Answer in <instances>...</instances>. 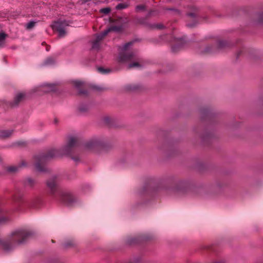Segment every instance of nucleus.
<instances>
[{"instance_id": "9b49d317", "label": "nucleus", "mask_w": 263, "mask_h": 263, "mask_svg": "<svg viewBox=\"0 0 263 263\" xmlns=\"http://www.w3.org/2000/svg\"><path fill=\"white\" fill-rule=\"evenodd\" d=\"M60 200L61 201L67 204L70 205L72 204L74 201V197L70 193H60Z\"/></svg>"}, {"instance_id": "0eeeda50", "label": "nucleus", "mask_w": 263, "mask_h": 263, "mask_svg": "<svg viewBox=\"0 0 263 263\" xmlns=\"http://www.w3.org/2000/svg\"><path fill=\"white\" fill-rule=\"evenodd\" d=\"M58 182V179L57 177H51L46 181L48 190L52 195H55L59 191Z\"/></svg>"}, {"instance_id": "473e14b6", "label": "nucleus", "mask_w": 263, "mask_h": 263, "mask_svg": "<svg viewBox=\"0 0 263 263\" xmlns=\"http://www.w3.org/2000/svg\"><path fill=\"white\" fill-rule=\"evenodd\" d=\"M97 90H101V88H99V87H96L95 88Z\"/></svg>"}, {"instance_id": "c9c22d12", "label": "nucleus", "mask_w": 263, "mask_h": 263, "mask_svg": "<svg viewBox=\"0 0 263 263\" xmlns=\"http://www.w3.org/2000/svg\"><path fill=\"white\" fill-rule=\"evenodd\" d=\"M44 44H46V43L45 42H43L42 43V45H44Z\"/></svg>"}, {"instance_id": "f8f14e48", "label": "nucleus", "mask_w": 263, "mask_h": 263, "mask_svg": "<svg viewBox=\"0 0 263 263\" xmlns=\"http://www.w3.org/2000/svg\"><path fill=\"white\" fill-rule=\"evenodd\" d=\"M185 44V42L181 39H174V44L172 46V50L173 52H177Z\"/></svg>"}, {"instance_id": "72a5a7b5", "label": "nucleus", "mask_w": 263, "mask_h": 263, "mask_svg": "<svg viewBox=\"0 0 263 263\" xmlns=\"http://www.w3.org/2000/svg\"><path fill=\"white\" fill-rule=\"evenodd\" d=\"M152 12H153L152 11L150 12L149 13V15H152Z\"/></svg>"}, {"instance_id": "5701e85b", "label": "nucleus", "mask_w": 263, "mask_h": 263, "mask_svg": "<svg viewBox=\"0 0 263 263\" xmlns=\"http://www.w3.org/2000/svg\"><path fill=\"white\" fill-rule=\"evenodd\" d=\"M6 36L7 35L5 33H0V41L4 42Z\"/></svg>"}, {"instance_id": "1a4fd4ad", "label": "nucleus", "mask_w": 263, "mask_h": 263, "mask_svg": "<svg viewBox=\"0 0 263 263\" xmlns=\"http://www.w3.org/2000/svg\"><path fill=\"white\" fill-rule=\"evenodd\" d=\"M229 46V43L225 41H218L217 48H214L212 46H209L206 47L205 50V53H215L217 51V49H221L224 48Z\"/></svg>"}, {"instance_id": "4468645a", "label": "nucleus", "mask_w": 263, "mask_h": 263, "mask_svg": "<svg viewBox=\"0 0 263 263\" xmlns=\"http://www.w3.org/2000/svg\"><path fill=\"white\" fill-rule=\"evenodd\" d=\"M73 83L76 88L79 90L80 94H86V91L81 89L85 86V84L84 82L80 81H74L73 82Z\"/></svg>"}, {"instance_id": "423d86ee", "label": "nucleus", "mask_w": 263, "mask_h": 263, "mask_svg": "<svg viewBox=\"0 0 263 263\" xmlns=\"http://www.w3.org/2000/svg\"><path fill=\"white\" fill-rule=\"evenodd\" d=\"M104 146L103 142L100 139H92L87 141L84 145V148L87 151H94L98 148Z\"/></svg>"}, {"instance_id": "f3484780", "label": "nucleus", "mask_w": 263, "mask_h": 263, "mask_svg": "<svg viewBox=\"0 0 263 263\" xmlns=\"http://www.w3.org/2000/svg\"><path fill=\"white\" fill-rule=\"evenodd\" d=\"M46 92H50L55 90V86L52 84H46L44 87Z\"/></svg>"}, {"instance_id": "a211bd4d", "label": "nucleus", "mask_w": 263, "mask_h": 263, "mask_svg": "<svg viewBox=\"0 0 263 263\" xmlns=\"http://www.w3.org/2000/svg\"><path fill=\"white\" fill-rule=\"evenodd\" d=\"M55 60L52 57H49L47 58L44 62V65H51L54 63Z\"/></svg>"}, {"instance_id": "c85d7f7f", "label": "nucleus", "mask_w": 263, "mask_h": 263, "mask_svg": "<svg viewBox=\"0 0 263 263\" xmlns=\"http://www.w3.org/2000/svg\"><path fill=\"white\" fill-rule=\"evenodd\" d=\"M4 44V42H2V41H0V47H3Z\"/></svg>"}, {"instance_id": "39448f33", "label": "nucleus", "mask_w": 263, "mask_h": 263, "mask_svg": "<svg viewBox=\"0 0 263 263\" xmlns=\"http://www.w3.org/2000/svg\"><path fill=\"white\" fill-rule=\"evenodd\" d=\"M78 144V139L76 137H71L69 138L67 145L62 149L63 154L70 155L71 159L76 162H78L80 161V158L78 156H72L71 153L73 148L75 147Z\"/></svg>"}, {"instance_id": "7ed1b4c3", "label": "nucleus", "mask_w": 263, "mask_h": 263, "mask_svg": "<svg viewBox=\"0 0 263 263\" xmlns=\"http://www.w3.org/2000/svg\"><path fill=\"white\" fill-rule=\"evenodd\" d=\"M59 150L51 149L47 154H42L34 157V165L37 171L39 172H45L46 170L45 163L48 159L60 155Z\"/></svg>"}, {"instance_id": "6e6552de", "label": "nucleus", "mask_w": 263, "mask_h": 263, "mask_svg": "<svg viewBox=\"0 0 263 263\" xmlns=\"http://www.w3.org/2000/svg\"><path fill=\"white\" fill-rule=\"evenodd\" d=\"M68 26V24L66 21H58L55 22L52 26V28L54 31H56L59 33V36L64 37L66 34L65 27Z\"/></svg>"}, {"instance_id": "f03ea898", "label": "nucleus", "mask_w": 263, "mask_h": 263, "mask_svg": "<svg viewBox=\"0 0 263 263\" xmlns=\"http://www.w3.org/2000/svg\"><path fill=\"white\" fill-rule=\"evenodd\" d=\"M133 42L126 43L122 47L119 48L118 61L119 62H130L128 64L129 69L139 68L141 66V60L138 54L133 51H129L128 48L133 44Z\"/></svg>"}, {"instance_id": "ddd939ff", "label": "nucleus", "mask_w": 263, "mask_h": 263, "mask_svg": "<svg viewBox=\"0 0 263 263\" xmlns=\"http://www.w3.org/2000/svg\"><path fill=\"white\" fill-rule=\"evenodd\" d=\"M26 95L24 92H18L17 93L12 103V105L16 106L19 104L20 103L23 102L26 100Z\"/></svg>"}, {"instance_id": "dca6fc26", "label": "nucleus", "mask_w": 263, "mask_h": 263, "mask_svg": "<svg viewBox=\"0 0 263 263\" xmlns=\"http://www.w3.org/2000/svg\"><path fill=\"white\" fill-rule=\"evenodd\" d=\"M21 167V165H13L8 167L7 171L11 173L16 172Z\"/></svg>"}, {"instance_id": "b1692460", "label": "nucleus", "mask_w": 263, "mask_h": 263, "mask_svg": "<svg viewBox=\"0 0 263 263\" xmlns=\"http://www.w3.org/2000/svg\"><path fill=\"white\" fill-rule=\"evenodd\" d=\"M111 119L109 117H105L104 118V122L105 124L109 125L110 123Z\"/></svg>"}, {"instance_id": "aec40b11", "label": "nucleus", "mask_w": 263, "mask_h": 263, "mask_svg": "<svg viewBox=\"0 0 263 263\" xmlns=\"http://www.w3.org/2000/svg\"><path fill=\"white\" fill-rule=\"evenodd\" d=\"M128 7V5L125 3H120L117 5L116 9H123L126 8Z\"/></svg>"}, {"instance_id": "4be33fe9", "label": "nucleus", "mask_w": 263, "mask_h": 263, "mask_svg": "<svg viewBox=\"0 0 263 263\" xmlns=\"http://www.w3.org/2000/svg\"><path fill=\"white\" fill-rule=\"evenodd\" d=\"M145 9V6L144 5H139L137 6L136 10L137 12L144 10Z\"/></svg>"}, {"instance_id": "2eb2a0df", "label": "nucleus", "mask_w": 263, "mask_h": 263, "mask_svg": "<svg viewBox=\"0 0 263 263\" xmlns=\"http://www.w3.org/2000/svg\"><path fill=\"white\" fill-rule=\"evenodd\" d=\"M13 133L12 130H3L0 131V137L7 138L10 137Z\"/></svg>"}, {"instance_id": "393cba45", "label": "nucleus", "mask_w": 263, "mask_h": 263, "mask_svg": "<svg viewBox=\"0 0 263 263\" xmlns=\"http://www.w3.org/2000/svg\"><path fill=\"white\" fill-rule=\"evenodd\" d=\"M98 69L99 71H100V72L103 73H105L108 72V71L107 70L104 69L102 67H99V68H98Z\"/></svg>"}, {"instance_id": "412c9836", "label": "nucleus", "mask_w": 263, "mask_h": 263, "mask_svg": "<svg viewBox=\"0 0 263 263\" xmlns=\"http://www.w3.org/2000/svg\"><path fill=\"white\" fill-rule=\"evenodd\" d=\"M110 11H111V9L109 8H104L101 9L100 10V12L101 13H104L105 14H107L108 13H109Z\"/></svg>"}, {"instance_id": "2f4dec72", "label": "nucleus", "mask_w": 263, "mask_h": 263, "mask_svg": "<svg viewBox=\"0 0 263 263\" xmlns=\"http://www.w3.org/2000/svg\"><path fill=\"white\" fill-rule=\"evenodd\" d=\"M88 0H82L83 2L84 3H86L88 1Z\"/></svg>"}, {"instance_id": "f704fd0d", "label": "nucleus", "mask_w": 263, "mask_h": 263, "mask_svg": "<svg viewBox=\"0 0 263 263\" xmlns=\"http://www.w3.org/2000/svg\"><path fill=\"white\" fill-rule=\"evenodd\" d=\"M168 10H176L175 9H168Z\"/></svg>"}, {"instance_id": "bb28decb", "label": "nucleus", "mask_w": 263, "mask_h": 263, "mask_svg": "<svg viewBox=\"0 0 263 263\" xmlns=\"http://www.w3.org/2000/svg\"><path fill=\"white\" fill-rule=\"evenodd\" d=\"M258 22L261 23H263V14L259 15Z\"/></svg>"}, {"instance_id": "20e7f679", "label": "nucleus", "mask_w": 263, "mask_h": 263, "mask_svg": "<svg viewBox=\"0 0 263 263\" xmlns=\"http://www.w3.org/2000/svg\"><path fill=\"white\" fill-rule=\"evenodd\" d=\"M123 29L122 26H113L103 32L96 34L95 39L91 41L92 49L93 50H99L100 48L103 39L111 30L119 32L122 31Z\"/></svg>"}, {"instance_id": "f257e3e1", "label": "nucleus", "mask_w": 263, "mask_h": 263, "mask_svg": "<svg viewBox=\"0 0 263 263\" xmlns=\"http://www.w3.org/2000/svg\"><path fill=\"white\" fill-rule=\"evenodd\" d=\"M10 220V218L5 216H0V224ZM31 235V233L27 230L19 229L13 231L7 239L4 241L0 240V244L6 251H10L17 245L24 242Z\"/></svg>"}, {"instance_id": "9d476101", "label": "nucleus", "mask_w": 263, "mask_h": 263, "mask_svg": "<svg viewBox=\"0 0 263 263\" xmlns=\"http://www.w3.org/2000/svg\"><path fill=\"white\" fill-rule=\"evenodd\" d=\"M190 11L187 12V16L191 20H193L194 23L193 24H190L189 23H187L186 25L190 27H194L196 24V22L195 21L196 16L197 15V9L194 6H191L190 7Z\"/></svg>"}, {"instance_id": "cd10ccee", "label": "nucleus", "mask_w": 263, "mask_h": 263, "mask_svg": "<svg viewBox=\"0 0 263 263\" xmlns=\"http://www.w3.org/2000/svg\"><path fill=\"white\" fill-rule=\"evenodd\" d=\"M155 27L157 29H160L163 28V25L162 24H157L155 25Z\"/></svg>"}, {"instance_id": "6ab92c4d", "label": "nucleus", "mask_w": 263, "mask_h": 263, "mask_svg": "<svg viewBox=\"0 0 263 263\" xmlns=\"http://www.w3.org/2000/svg\"><path fill=\"white\" fill-rule=\"evenodd\" d=\"M36 24L35 22L31 21L26 25V28L28 30L33 28Z\"/></svg>"}, {"instance_id": "c756f323", "label": "nucleus", "mask_w": 263, "mask_h": 263, "mask_svg": "<svg viewBox=\"0 0 263 263\" xmlns=\"http://www.w3.org/2000/svg\"><path fill=\"white\" fill-rule=\"evenodd\" d=\"M49 49H50V47L48 46H47L46 48V50L49 51Z\"/></svg>"}, {"instance_id": "a878e982", "label": "nucleus", "mask_w": 263, "mask_h": 263, "mask_svg": "<svg viewBox=\"0 0 263 263\" xmlns=\"http://www.w3.org/2000/svg\"><path fill=\"white\" fill-rule=\"evenodd\" d=\"M27 181H28V184L30 185H32L34 184V181L32 179H30V178L28 179L27 180Z\"/></svg>"}, {"instance_id": "7c9ffc66", "label": "nucleus", "mask_w": 263, "mask_h": 263, "mask_svg": "<svg viewBox=\"0 0 263 263\" xmlns=\"http://www.w3.org/2000/svg\"><path fill=\"white\" fill-rule=\"evenodd\" d=\"M14 199L15 200H16V201H18V200H19L18 199H17V198H16V196H15L14 197Z\"/></svg>"}]
</instances>
